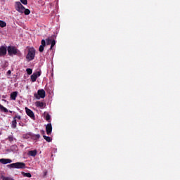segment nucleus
Wrapping results in <instances>:
<instances>
[{
	"label": "nucleus",
	"instance_id": "1",
	"mask_svg": "<svg viewBox=\"0 0 180 180\" xmlns=\"http://www.w3.org/2000/svg\"><path fill=\"white\" fill-rule=\"evenodd\" d=\"M15 8L17 11L20 13H24L25 15H30V11L29 9H25V8L22 5L20 2H16Z\"/></svg>",
	"mask_w": 180,
	"mask_h": 180
},
{
	"label": "nucleus",
	"instance_id": "2",
	"mask_svg": "<svg viewBox=\"0 0 180 180\" xmlns=\"http://www.w3.org/2000/svg\"><path fill=\"white\" fill-rule=\"evenodd\" d=\"M8 53L10 56H21V52L15 46H8Z\"/></svg>",
	"mask_w": 180,
	"mask_h": 180
},
{
	"label": "nucleus",
	"instance_id": "3",
	"mask_svg": "<svg viewBox=\"0 0 180 180\" xmlns=\"http://www.w3.org/2000/svg\"><path fill=\"white\" fill-rule=\"evenodd\" d=\"M35 56H36V50L33 47L29 48L28 52L27 54V60L28 61H32L34 59Z\"/></svg>",
	"mask_w": 180,
	"mask_h": 180
},
{
	"label": "nucleus",
	"instance_id": "4",
	"mask_svg": "<svg viewBox=\"0 0 180 180\" xmlns=\"http://www.w3.org/2000/svg\"><path fill=\"white\" fill-rule=\"evenodd\" d=\"M34 97L37 99L40 100L41 98L44 99L46 97V91L44 89H38L37 93L34 94Z\"/></svg>",
	"mask_w": 180,
	"mask_h": 180
},
{
	"label": "nucleus",
	"instance_id": "5",
	"mask_svg": "<svg viewBox=\"0 0 180 180\" xmlns=\"http://www.w3.org/2000/svg\"><path fill=\"white\" fill-rule=\"evenodd\" d=\"M9 167L13 169H25V164L24 162H15L11 164Z\"/></svg>",
	"mask_w": 180,
	"mask_h": 180
},
{
	"label": "nucleus",
	"instance_id": "6",
	"mask_svg": "<svg viewBox=\"0 0 180 180\" xmlns=\"http://www.w3.org/2000/svg\"><path fill=\"white\" fill-rule=\"evenodd\" d=\"M41 75V71H37L35 72H33V74L30 76V79L32 82H35Z\"/></svg>",
	"mask_w": 180,
	"mask_h": 180
},
{
	"label": "nucleus",
	"instance_id": "7",
	"mask_svg": "<svg viewBox=\"0 0 180 180\" xmlns=\"http://www.w3.org/2000/svg\"><path fill=\"white\" fill-rule=\"evenodd\" d=\"M7 53V48L4 46L0 47V57L5 56Z\"/></svg>",
	"mask_w": 180,
	"mask_h": 180
},
{
	"label": "nucleus",
	"instance_id": "8",
	"mask_svg": "<svg viewBox=\"0 0 180 180\" xmlns=\"http://www.w3.org/2000/svg\"><path fill=\"white\" fill-rule=\"evenodd\" d=\"M52 131H53L52 124L51 123L46 124V134H48V135L51 134Z\"/></svg>",
	"mask_w": 180,
	"mask_h": 180
},
{
	"label": "nucleus",
	"instance_id": "9",
	"mask_svg": "<svg viewBox=\"0 0 180 180\" xmlns=\"http://www.w3.org/2000/svg\"><path fill=\"white\" fill-rule=\"evenodd\" d=\"M25 112H27V115H28L31 119L34 120V114L31 110L25 108Z\"/></svg>",
	"mask_w": 180,
	"mask_h": 180
},
{
	"label": "nucleus",
	"instance_id": "10",
	"mask_svg": "<svg viewBox=\"0 0 180 180\" xmlns=\"http://www.w3.org/2000/svg\"><path fill=\"white\" fill-rule=\"evenodd\" d=\"M45 46H46V40L42 39L41 41V45L39 46V51L40 53L44 52Z\"/></svg>",
	"mask_w": 180,
	"mask_h": 180
},
{
	"label": "nucleus",
	"instance_id": "11",
	"mask_svg": "<svg viewBox=\"0 0 180 180\" xmlns=\"http://www.w3.org/2000/svg\"><path fill=\"white\" fill-rule=\"evenodd\" d=\"M12 162L13 161L11 159H6V158L0 159V163H1L2 165L11 164Z\"/></svg>",
	"mask_w": 180,
	"mask_h": 180
},
{
	"label": "nucleus",
	"instance_id": "12",
	"mask_svg": "<svg viewBox=\"0 0 180 180\" xmlns=\"http://www.w3.org/2000/svg\"><path fill=\"white\" fill-rule=\"evenodd\" d=\"M27 154H28V156L34 158L37 156V150H30Z\"/></svg>",
	"mask_w": 180,
	"mask_h": 180
},
{
	"label": "nucleus",
	"instance_id": "13",
	"mask_svg": "<svg viewBox=\"0 0 180 180\" xmlns=\"http://www.w3.org/2000/svg\"><path fill=\"white\" fill-rule=\"evenodd\" d=\"M18 91H13V93H11V98L13 101H15L16 98L18 97Z\"/></svg>",
	"mask_w": 180,
	"mask_h": 180
},
{
	"label": "nucleus",
	"instance_id": "14",
	"mask_svg": "<svg viewBox=\"0 0 180 180\" xmlns=\"http://www.w3.org/2000/svg\"><path fill=\"white\" fill-rule=\"evenodd\" d=\"M35 105L36 107L37 108H44V103L43 102H41V101H37L35 103Z\"/></svg>",
	"mask_w": 180,
	"mask_h": 180
},
{
	"label": "nucleus",
	"instance_id": "15",
	"mask_svg": "<svg viewBox=\"0 0 180 180\" xmlns=\"http://www.w3.org/2000/svg\"><path fill=\"white\" fill-rule=\"evenodd\" d=\"M11 127L13 129H15L17 127V120H15V118H13V121L12 122Z\"/></svg>",
	"mask_w": 180,
	"mask_h": 180
},
{
	"label": "nucleus",
	"instance_id": "16",
	"mask_svg": "<svg viewBox=\"0 0 180 180\" xmlns=\"http://www.w3.org/2000/svg\"><path fill=\"white\" fill-rule=\"evenodd\" d=\"M22 176L27 177V178H31L32 174L30 172H27V173L22 172Z\"/></svg>",
	"mask_w": 180,
	"mask_h": 180
},
{
	"label": "nucleus",
	"instance_id": "17",
	"mask_svg": "<svg viewBox=\"0 0 180 180\" xmlns=\"http://www.w3.org/2000/svg\"><path fill=\"white\" fill-rule=\"evenodd\" d=\"M56 41L55 39H52L51 42V47L50 49L52 50L53 48L54 47V46H56Z\"/></svg>",
	"mask_w": 180,
	"mask_h": 180
},
{
	"label": "nucleus",
	"instance_id": "18",
	"mask_svg": "<svg viewBox=\"0 0 180 180\" xmlns=\"http://www.w3.org/2000/svg\"><path fill=\"white\" fill-rule=\"evenodd\" d=\"M45 120L48 122H50L51 120V115L48 113H44Z\"/></svg>",
	"mask_w": 180,
	"mask_h": 180
},
{
	"label": "nucleus",
	"instance_id": "19",
	"mask_svg": "<svg viewBox=\"0 0 180 180\" xmlns=\"http://www.w3.org/2000/svg\"><path fill=\"white\" fill-rule=\"evenodd\" d=\"M0 110L2 112H8V110L1 105H0Z\"/></svg>",
	"mask_w": 180,
	"mask_h": 180
},
{
	"label": "nucleus",
	"instance_id": "20",
	"mask_svg": "<svg viewBox=\"0 0 180 180\" xmlns=\"http://www.w3.org/2000/svg\"><path fill=\"white\" fill-rule=\"evenodd\" d=\"M43 137H44V139L46 141H48V142H51V140H52L51 137L47 136H46V135H44Z\"/></svg>",
	"mask_w": 180,
	"mask_h": 180
},
{
	"label": "nucleus",
	"instance_id": "21",
	"mask_svg": "<svg viewBox=\"0 0 180 180\" xmlns=\"http://www.w3.org/2000/svg\"><path fill=\"white\" fill-rule=\"evenodd\" d=\"M6 26V22L3 20H0V27H5Z\"/></svg>",
	"mask_w": 180,
	"mask_h": 180
},
{
	"label": "nucleus",
	"instance_id": "22",
	"mask_svg": "<svg viewBox=\"0 0 180 180\" xmlns=\"http://www.w3.org/2000/svg\"><path fill=\"white\" fill-rule=\"evenodd\" d=\"M51 41H52V39H51L50 38L46 39V43L47 45L51 44Z\"/></svg>",
	"mask_w": 180,
	"mask_h": 180
},
{
	"label": "nucleus",
	"instance_id": "23",
	"mask_svg": "<svg viewBox=\"0 0 180 180\" xmlns=\"http://www.w3.org/2000/svg\"><path fill=\"white\" fill-rule=\"evenodd\" d=\"M27 75H30L32 74V70L31 68H27Z\"/></svg>",
	"mask_w": 180,
	"mask_h": 180
},
{
	"label": "nucleus",
	"instance_id": "24",
	"mask_svg": "<svg viewBox=\"0 0 180 180\" xmlns=\"http://www.w3.org/2000/svg\"><path fill=\"white\" fill-rule=\"evenodd\" d=\"M1 179L3 180H11L12 178L9 177V176H1Z\"/></svg>",
	"mask_w": 180,
	"mask_h": 180
},
{
	"label": "nucleus",
	"instance_id": "25",
	"mask_svg": "<svg viewBox=\"0 0 180 180\" xmlns=\"http://www.w3.org/2000/svg\"><path fill=\"white\" fill-rule=\"evenodd\" d=\"M8 140L11 142H13V141H15V139L13 137V136H8Z\"/></svg>",
	"mask_w": 180,
	"mask_h": 180
},
{
	"label": "nucleus",
	"instance_id": "26",
	"mask_svg": "<svg viewBox=\"0 0 180 180\" xmlns=\"http://www.w3.org/2000/svg\"><path fill=\"white\" fill-rule=\"evenodd\" d=\"M20 1H21V4H22L24 5L27 4V0H20Z\"/></svg>",
	"mask_w": 180,
	"mask_h": 180
},
{
	"label": "nucleus",
	"instance_id": "27",
	"mask_svg": "<svg viewBox=\"0 0 180 180\" xmlns=\"http://www.w3.org/2000/svg\"><path fill=\"white\" fill-rule=\"evenodd\" d=\"M32 136V134H27L24 135V138L28 139V138H30V136Z\"/></svg>",
	"mask_w": 180,
	"mask_h": 180
},
{
	"label": "nucleus",
	"instance_id": "28",
	"mask_svg": "<svg viewBox=\"0 0 180 180\" xmlns=\"http://www.w3.org/2000/svg\"><path fill=\"white\" fill-rule=\"evenodd\" d=\"M14 118H15V120H21V116L17 115Z\"/></svg>",
	"mask_w": 180,
	"mask_h": 180
},
{
	"label": "nucleus",
	"instance_id": "29",
	"mask_svg": "<svg viewBox=\"0 0 180 180\" xmlns=\"http://www.w3.org/2000/svg\"><path fill=\"white\" fill-rule=\"evenodd\" d=\"M11 75V71L9 70L7 72V75L10 76Z\"/></svg>",
	"mask_w": 180,
	"mask_h": 180
},
{
	"label": "nucleus",
	"instance_id": "30",
	"mask_svg": "<svg viewBox=\"0 0 180 180\" xmlns=\"http://www.w3.org/2000/svg\"><path fill=\"white\" fill-rule=\"evenodd\" d=\"M36 136H37V138H40V135H39V134L36 135Z\"/></svg>",
	"mask_w": 180,
	"mask_h": 180
},
{
	"label": "nucleus",
	"instance_id": "31",
	"mask_svg": "<svg viewBox=\"0 0 180 180\" xmlns=\"http://www.w3.org/2000/svg\"><path fill=\"white\" fill-rule=\"evenodd\" d=\"M11 180H15L14 179H13V178H11Z\"/></svg>",
	"mask_w": 180,
	"mask_h": 180
},
{
	"label": "nucleus",
	"instance_id": "32",
	"mask_svg": "<svg viewBox=\"0 0 180 180\" xmlns=\"http://www.w3.org/2000/svg\"><path fill=\"white\" fill-rule=\"evenodd\" d=\"M2 179L1 176H0V180Z\"/></svg>",
	"mask_w": 180,
	"mask_h": 180
},
{
	"label": "nucleus",
	"instance_id": "33",
	"mask_svg": "<svg viewBox=\"0 0 180 180\" xmlns=\"http://www.w3.org/2000/svg\"><path fill=\"white\" fill-rule=\"evenodd\" d=\"M43 131V133H45V131Z\"/></svg>",
	"mask_w": 180,
	"mask_h": 180
},
{
	"label": "nucleus",
	"instance_id": "34",
	"mask_svg": "<svg viewBox=\"0 0 180 180\" xmlns=\"http://www.w3.org/2000/svg\"><path fill=\"white\" fill-rule=\"evenodd\" d=\"M0 99H1V94H0Z\"/></svg>",
	"mask_w": 180,
	"mask_h": 180
}]
</instances>
